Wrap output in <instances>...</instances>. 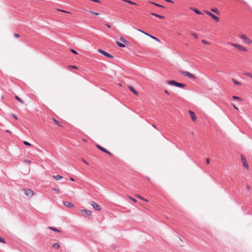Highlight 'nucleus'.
Returning a JSON list of instances; mask_svg holds the SVG:
<instances>
[{"label": "nucleus", "instance_id": "obj_1", "mask_svg": "<svg viewBox=\"0 0 252 252\" xmlns=\"http://www.w3.org/2000/svg\"><path fill=\"white\" fill-rule=\"evenodd\" d=\"M168 84L169 85H174L176 87L180 88H184L186 86L185 84L178 83L174 80H170L168 81Z\"/></svg>", "mask_w": 252, "mask_h": 252}, {"label": "nucleus", "instance_id": "obj_2", "mask_svg": "<svg viewBox=\"0 0 252 252\" xmlns=\"http://www.w3.org/2000/svg\"><path fill=\"white\" fill-rule=\"evenodd\" d=\"M21 191L28 197H31L34 194L33 191L31 189H21Z\"/></svg>", "mask_w": 252, "mask_h": 252}, {"label": "nucleus", "instance_id": "obj_3", "mask_svg": "<svg viewBox=\"0 0 252 252\" xmlns=\"http://www.w3.org/2000/svg\"><path fill=\"white\" fill-rule=\"evenodd\" d=\"M82 216L85 218H89L92 215V212L90 210L86 209H82L80 210Z\"/></svg>", "mask_w": 252, "mask_h": 252}, {"label": "nucleus", "instance_id": "obj_4", "mask_svg": "<svg viewBox=\"0 0 252 252\" xmlns=\"http://www.w3.org/2000/svg\"><path fill=\"white\" fill-rule=\"evenodd\" d=\"M180 72L183 75L186 76L190 79H196V77L193 74L190 73V72H189L188 71H185L181 70V71H180Z\"/></svg>", "mask_w": 252, "mask_h": 252}, {"label": "nucleus", "instance_id": "obj_5", "mask_svg": "<svg viewBox=\"0 0 252 252\" xmlns=\"http://www.w3.org/2000/svg\"><path fill=\"white\" fill-rule=\"evenodd\" d=\"M228 44L233 47L237 48L238 50H239L240 51H244V52L247 51L246 48L240 44H235V43H229Z\"/></svg>", "mask_w": 252, "mask_h": 252}, {"label": "nucleus", "instance_id": "obj_6", "mask_svg": "<svg viewBox=\"0 0 252 252\" xmlns=\"http://www.w3.org/2000/svg\"><path fill=\"white\" fill-rule=\"evenodd\" d=\"M205 13L209 16H210L212 19H213L215 21H216L217 22H218L220 20V18L215 15L214 14L211 13L210 12L208 11H206Z\"/></svg>", "mask_w": 252, "mask_h": 252}, {"label": "nucleus", "instance_id": "obj_7", "mask_svg": "<svg viewBox=\"0 0 252 252\" xmlns=\"http://www.w3.org/2000/svg\"><path fill=\"white\" fill-rule=\"evenodd\" d=\"M96 147L99 149L100 150V151H101L102 152H104V153H105L106 154H107L108 155H109V156H112V154L109 152L107 150L105 149V148H104L103 147H101V146H100L98 144H97L96 145Z\"/></svg>", "mask_w": 252, "mask_h": 252}, {"label": "nucleus", "instance_id": "obj_8", "mask_svg": "<svg viewBox=\"0 0 252 252\" xmlns=\"http://www.w3.org/2000/svg\"><path fill=\"white\" fill-rule=\"evenodd\" d=\"M239 36L241 39L244 40L248 44H250L252 43V41L250 40L249 38H248L246 35L244 34H242L240 35Z\"/></svg>", "mask_w": 252, "mask_h": 252}, {"label": "nucleus", "instance_id": "obj_9", "mask_svg": "<svg viewBox=\"0 0 252 252\" xmlns=\"http://www.w3.org/2000/svg\"><path fill=\"white\" fill-rule=\"evenodd\" d=\"M97 51H98V52L99 53H100V54H102V55H104V56H106V57H108L109 58H113V56L111 55L110 54H109L107 52H105V51H103V50H102L101 49H98Z\"/></svg>", "mask_w": 252, "mask_h": 252}, {"label": "nucleus", "instance_id": "obj_10", "mask_svg": "<svg viewBox=\"0 0 252 252\" xmlns=\"http://www.w3.org/2000/svg\"><path fill=\"white\" fill-rule=\"evenodd\" d=\"M137 31L140 32H142V33H144V34H146V35H147V36L150 37L151 38H152V39L155 40L156 41H157L158 42H159L160 41L159 40L158 38H157V37H155V36H154L153 35H151L149 34V33H147L143 32V31H142V30H141L140 29H138Z\"/></svg>", "mask_w": 252, "mask_h": 252}, {"label": "nucleus", "instance_id": "obj_11", "mask_svg": "<svg viewBox=\"0 0 252 252\" xmlns=\"http://www.w3.org/2000/svg\"><path fill=\"white\" fill-rule=\"evenodd\" d=\"M91 205H92L93 207L97 211H100L101 207L96 202H92L91 203Z\"/></svg>", "mask_w": 252, "mask_h": 252}, {"label": "nucleus", "instance_id": "obj_12", "mask_svg": "<svg viewBox=\"0 0 252 252\" xmlns=\"http://www.w3.org/2000/svg\"><path fill=\"white\" fill-rule=\"evenodd\" d=\"M241 160H242V163L243 164L244 166L246 168L248 169L249 168V165L247 163L246 158L244 156H241Z\"/></svg>", "mask_w": 252, "mask_h": 252}, {"label": "nucleus", "instance_id": "obj_13", "mask_svg": "<svg viewBox=\"0 0 252 252\" xmlns=\"http://www.w3.org/2000/svg\"><path fill=\"white\" fill-rule=\"evenodd\" d=\"M63 204L65 206L68 207V208H73L74 206V205L72 203H71L68 201H64L63 202Z\"/></svg>", "mask_w": 252, "mask_h": 252}, {"label": "nucleus", "instance_id": "obj_14", "mask_svg": "<svg viewBox=\"0 0 252 252\" xmlns=\"http://www.w3.org/2000/svg\"><path fill=\"white\" fill-rule=\"evenodd\" d=\"M191 118V120L193 121H195L196 120V117L193 111H189Z\"/></svg>", "mask_w": 252, "mask_h": 252}, {"label": "nucleus", "instance_id": "obj_15", "mask_svg": "<svg viewBox=\"0 0 252 252\" xmlns=\"http://www.w3.org/2000/svg\"><path fill=\"white\" fill-rule=\"evenodd\" d=\"M128 88L129 89V90L135 95H138V92L135 90V89L132 87V86H129L128 87Z\"/></svg>", "mask_w": 252, "mask_h": 252}, {"label": "nucleus", "instance_id": "obj_16", "mask_svg": "<svg viewBox=\"0 0 252 252\" xmlns=\"http://www.w3.org/2000/svg\"><path fill=\"white\" fill-rule=\"evenodd\" d=\"M232 81L234 83L235 85L236 86H240L241 85V83L239 82L238 81L236 80V79L234 78L231 79Z\"/></svg>", "mask_w": 252, "mask_h": 252}, {"label": "nucleus", "instance_id": "obj_17", "mask_svg": "<svg viewBox=\"0 0 252 252\" xmlns=\"http://www.w3.org/2000/svg\"><path fill=\"white\" fill-rule=\"evenodd\" d=\"M53 178L55 179L56 180H60L63 178V177L60 175H54Z\"/></svg>", "mask_w": 252, "mask_h": 252}, {"label": "nucleus", "instance_id": "obj_18", "mask_svg": "<svg viewBox=\"0 0 252 252\" xmlns=\"http://www.w3.org/2000/svg\"><path fill=\"white\" fill-rule=\"evenodd\" d=\"M151 14L153 16H155L158 18H160V19H164V17L163 16H161V15H158V14H156L155 13H151Z\"/></svg>", "mask_w": 252, "mask_h": 252}, {"label": "nucleus", "instance_id": "obj_19", "mask_svg": "<svg viewBox=\"0 0 252 252\" xmlns=\"http://www.w3.org/2000/svg\"><path fill=\"white\" fill-rule=\"evenodd\" d=\"M120 40L126 44H127L128 43V42L126 40L123 36L120 37Z\"/></svg>", "mask_w": 252, "mask_h": 252}, {"label": "nucleus", "instance_id": "obj_20", "mask_svg": "<svg viewBox=\"0 0 252 252\" xmlns=\"http://www.w3.org/2000/svg\"><path fill=\"white\" fill-rule=\"evenodd\" d=\"M49 229H51V230H53L54 231L57 232L58 233H60L61 232L60 230H58V229H57L56 228L54 227L50 226V227H49Z\"/></svg>", "mask_w": 252, "mask_h": 252}, {"label": "nucleus", "instance_id": "obj_21", "mask_svg": "<svg viewBox=\"0 0 252 252\" xmlns=\"http://www.w3.org/2000/svg\"><path fill=\"white\" fill-rule=\"evenodd\" d=\"M191 9L192 10H193V11H194L197 14H199V15L202 14V13L201 11H199L198 9H197L196 8H191Z\"/></svg>", "mask_w": 252, "mask_h": 252}, {"label": "nucleus", "instance_id": "obj_22", "mask_svg": "<svg viewBox=\"0 0 252 252\" xmlns=\"http://www.w3.org/2000/svg\"><path fill=\"white\" fill-rule=\"evenodd\" d=\"M52 247L56 249H59L60 248V245L58 243H55L53 244Z\"/></svg>", "mask_w": 252, "mask_h": 252}, {"label": "nucleus", "instance_id": "obj_23", "mask_svg": "<svg viewBox=\"0 0 252 252\" xmlns=\"http://www.w3.org/2000/svg\"><path fill=\"white\" fill-rule=\"evenodd\" d=\"M123 1L126 2H127L129 4H133V5H137V3L132 1H130L129 0H123Z\"/></svg>", "mask_w": 252, "mask_h": 252}, {"label": "nucleus", "instance_id": "obj_24", "mask_svg": "<svg viewBox=\"0 0 252 252\" xmlns=\"http://www.w3.org/2000/svg\"><path fill=\"white\" fill-rule=\"evenodd\" d=\"M116 44L119 46H120V47H126V45L124 44H123L121 42H119L118 41H116Z\"/></svg>", "mask_w": 252, "mask_h": 252}, {"label": "nucleus", "instance_id": "obj_25", "mask_svg": "<svg viewBox=\"0 0 252 252\" xmlns=\"http://www.w3.org/2000/svg\"><path fill=\"white\" fill-rule=\"evenodd\" d=\"M211 11H213V12L216 13V14H217L218 15H220V11L217 8H212L211 9Z\"/></svg>", "mask_w": 252, "mask_h": 252}, {"label": "nucleus", "instance_id": "obj_26", "mask_svg": "<svg viewBox=\"0 0 252 252\" xmlns=\"http://www.w3.org/2000/svg\"><path fill=\"white\" fill-rule=\"evenodd\" d=\"M53 121H54V123H55L56 125H57L58 126H62L61 125V124H60V122H59L58 121H57L56 119H55V118H53Z\"/></svg>", "mask_w": 252, "mask_h": 252}, {"label": "nucleus", "instance_id": "obj_27", "mask_svg": "<svg viewBox=\"0 0 252 252\" xmlns=\"http://www.w3.org/2000/svg\"><path fill=\"white\" fill-rule=\"evenodd\" d=\"M150 3H152V4H153L155 5H156V6H157L158 7H162V8L164 7V6L163 5L159 4H158V3H154V2H151Z\"/></svg>", "mask_w": 252, "mask_h": 252}, {"label": "nucleus", "instance_id": "obj_28", "mask_svg": "<svg viewBox=\"0 0 252 252\" xmlns=\"http://www.w3.org/2000/svg\"><path fill=\"white\" fill-rule=\"evenodd\" d=\"M15 98L20 102L23 103V101H22V100L18 96H15Z\"/></svg>", "mask_w": 252, "mask_h": 252}, {"label": "nucleus", "instance_id": "obj_29", "mask_svg": "<svg viewBox=\"0 0 252 252\" xmlns=\"http://www.w3.org/2000/svg\"><path fill=\"white\" fill-rule=\"evenodd\" d=\"M202 42L205 44H206V45H210V43L207 41L206 40H205L204 39L202 40Z\"/></svg>", "mask_w": 252, "mask_h": 252}, {"label": "nucleus", "instance_id": "obj_30", "mask_svg": "<svg viewBox=\"0 0 252 252\" xmlns=\"http://www.w3.org/2000/svg\"><path fill=\"white\" fill-rule=\"evenodd\" d=\"M245 75L250 77L252 79V73L247 72V73H246L245 74Z\"/></svg>", "mask_w": 252, "mask_h": 252}, {"label": "nucleus", "instance_id": "obj_31", "mask_svg": "<svg viewBox=\"0 0 252 252\" xmlns=\"http://www.w3.org/2000/svg\"><path fill=\"white\" fill-rule=\"evenodd\" d=\"M89 12L91 14H94V15H99L100 14L99 13H97V12H93L92 11H89Z\"/></svg>", "mask_w": 252, "mask_h": 252}, {"label": "nucleus", "instance_id": "obj_32", "mask_svg": "<svg viewBox=\"0 0 252 252\" xmlns=\"http://www.w3.org/2000/svg\"><path fill=\"white\" fill-rule=\"evenodd\" d=\"M0 242L4 243V244L6 243V241H5V239L1 237H0Z\"/></svg>", "mask_w": 252, "mask_h": 252}, {"label": "nucleus", "instance_id": "obj_33", "mask_svg": "<svg viewBox=\"0 0 252 252\" xmlns=\"http://www.w3.org/2000/svg\"><path fill=\"white\" fill-rule=\"evenodd\" d=\"M137 197L138 198H139L140 199H141V200H144V201H148V200L146 199H145L144 197L140 196V195H138Z\"/></svg>", "mask_w": 252, "mask_h": 252}, {"label": "nucleus", "instance_id": "obj_34", "mask_svg": "<svg viewBox=\"0 0 252 252\" xmlns=\"http://www.w3.org/2000/svg\"><path fill=\"white\" fill-rule=\"evenodd\" d=\"M191 35L193 36L196 39H197L198 38V36L195 33H191Z\"/></svg>", "mask_w": 252, "mask_h": 252}, {"label": "nucleus", "instance_id": "obj_35", "mask_svg": "<svg viewBox=\"0 0 252 252\" xmlns=\"http://www.w3.org/2000/svg\"><path fill=\"white\" fill-rule=\"evenodd\" d=\"M23 143L24 145H27V146H31V144L27 141H24L23 142Z\"/></svg>", "mask_w": 252, "mask_h": 252}, {"label": "nucleus", "instance_id": "obj_36", "mask_svg": "<svg viewBox=\"0 0 252 252\" xmlns=\"http://www.w3.org/2000/svg\"><path fill=\"white\" fill-rule=\"evenodd\" d=\"M24 162H25V163H26V164H28V165H30L31 163V161L28 159L25 160Z\"/></svg>", "mask_w": 252, "mask_h": 252}, {"label": "nucleus", "instance_id": "obj_37", "mask_svg": "<svg viewBox=\"0 0 252 252\" xmlns=\"http://www.w3.org/2000/svg\"><path fill=\"white\" fill-rule=\"evenodd\" d=\"M69 68L75 69H77V67L75 65H70V66H69Z\"/></svg>", "mask_w": 252, "mask_h": 252}, {"label": "nucleus", "instance_id": "obj_38", "mask_svg": "<svg viewBox=\"0 0 252 252\" xmlns=\"http://www.w3.org/2000/svg\"><path fill=\"white\" fill-rule=\"evenodd\" d=\"M129 199H130L131 200H132L133 202H137V200L136 199H135V198L131 197V196H129L128 197Z\"/></svg>", "mask_w": 252, "mask_h": 252}, {"label": "nucleus", "instance_id": "obj_39", "mask_svg": "<svg viewBox=\"0 0 252 252\" xmlns=\"http://www.w3.org/2000/svg\"><path fill=\"white\" fill-rule=\"evenodd\" d=\"M233 98L235 99H237V100H241V99L239 97L236 96H233Z\"/></svg>", "mask_w": 252, "mask_h": 252}, {"label": "nucleus", "instance_id": "obj_40", "mask_svg": "<svg viewBox=\"0 0 252 252\" xmlns=\"http://www.w3.org/2000/svg\"><path fill=\"white\" fill-rule=\"evenodd\" d=\"M70 51L74 54H77V52L73 49H70Z\"/></svg>", "mask_w": 252, "mask_h": 252}, {"label": "nucleus", "instance_id": "obj_41", "mask_svg": "<svg viewBox=\"0 0 252 252\" xmlns=\"http://www.w3.org/2000/svg\"><path fill=\"white\" fill-rule=\"evenodd\" d=\"M14 36L15 37H16V38H19V36H20V35H19V34H18V33H14Z\"/></svg>", "mask_w": 252, "mask_h": 252}, {"label": "nucleus", "instance_id": "obj_42", "mask_svg": "<svg viewBox=\"0 0 252 252\" xmlns=\"http://www.w3.org/2000/svg\"><path fill=\"white\" fill-rule=\"evenodd\" d=\"M58 10L60 11H62V12H63L67 13H70L69 12L66 11H64V10H60V9H59Z\"/></svg>", "mask_w": 252, "mask_h": 252}, {"label": "nucleus", "instance_id": "obj_43", "mask_svg": "<svg viewBox=\"0 0 252 252\" xmlns=\"http://www.w3.org/2000/svg\"><path fill=\"white\" fill-rule=\"evenodd\" d=\"M12 117H13L14 119H15L16 120H17V119H18L17 117L15 115H14V114H12Z\"/></svg>", "mask_w": 252, "mask_h": 252}, {"label": "nucleus", "instance_id": "obj_44", "mask_svg": "<svg viewBox=\"0 0 252 252\" xmlns=\"http://www.w3.org/2000/svg\"><path fill=\"white\" fill-rule=\"evenodd\" d=\"M53 190H54L55 191H56L57 192H60V190L58 189H53Z\"/></svg>", "mask_w": 252, "mask_h": 252}, {"label": "nucleus", "instance_id": "obj_45", "mask_svg": "<svg viewBox=\"0 0 252 252\" xmlns=\"http://www.w3.org/2000/svg\"><path fill=\"white\" fill-rule=\"evenodd\" d=\"M91 1H94V2H98V3H100V1L99 0H90Z\"/></svg>", "mask_w": 252, "mask_h": 252}, {"label": "nucleus", "instance_id": "obj_46", "mask_svg": "<svg viewBox=\"0 0 252 252\" xmlns=\"http://www.w3.org/2000/svg\"><path fill=\"white\" fill-rule=\"evenodd\" d=\"M206 163H207V164H209V163H210V160H209V158H207V159H206Z\"/></svg>", "mask_w": 252, "mask_h": 252}, {"label": "nucleus", "instance_id": "obj_47", "mask_svg": "<svg viewBox=\"0 0 252 252\" xmlns=\"http://www.w3.org/2000/svg\"><path fill=\"white\" fill-rule=\"evenodd\" d=\"M166 1L168 2H171V3H173V1L171 0H165Z\"/></svg>", "mask_w": 252, "mask_h": 252}, {"label": "nucleus", "instance_id": "obj_48", "mask_svg": "<svg viewBox=\"0 0 252 252\" xmlns=\"http://www.w3.org/2000/svg\"><path fill=\"white\" fill-rule=\"evenodd\" d=\"M83 161L84 163H86L87 164H89L88 162L87 161H86L85 160L83 159Z\"/></svg>", "mask_w": 252, "mask_h": 252}, {"label": "nucleus", "instance_id": "obj_49", "mask_svg": "<svg viewBox=\"0 0 252 252\" xmlns=\"http://www.w3.org/2000/svg\"><path fill=\"white\" fill-rule=\"evenodd\" d=\"M164 92L165 94H169V92L167 91V90H165L164 91Z\"/></svg>", "mask_w": 252, "mask_h": 252}, {"label": "nucleus", "instance_id": "obj_50", "mask_svg": "<svg viewBox=\"0 0 252 252\" xmlns=\"http://www.w3.org/2000/svg\"><path fill=\"white\" fill-rule=\"evenodd\" d=\"M106 26L108 28H110V27H111L110 25H109V24H106Z\"/></svg>", "mask_w": 252, "mask_h": 252}, {"label": "nucleus", "instance_id": "obj_51", "mask_svg": "<svg viewBox=\"0 0 252 252\" xmlns=\"http://www.w3.org/2000/svg\"><path fill=\"white\" fill-rule=\"evenodd\" d=\"M70 179L71 181H74V179L73 178H70Z\"/></svg>", "mask_w": 252, "mask_h": 252}, {"label": "nucleus", "instance_id": "obj_52", "mask_svg": "<svg viewBox=\"0 0 252 252\" xmlns=\"http://www.w3.org/2000/svg\"><path fill=\"white\" fill-rule=\"evenodd\" d=\"M234 108L236 109V110H238V108L236 107L235 106H234Z\"/></svg>", "mask_w": 252, "mask_h": 252}, {"label": "nucleus", "instance_id": "obj_53", "mask_svg": "<svg viewBox=\"0 0 252 252\" xmlns=\"http://www.w3.org/2000/svg\"><path fill=\"white\" fill-rule=\"evenodd\" d=\"M153 127H154L155 128H156V126H155V125H153Z\"/></svg>", "mask_w": 252, "mask_h": 252}, {"label": "nucleus", "instance_id": "obj_54", "mask_svg": "<svg viewBox=\"0 0 252 252\" xmlns=\"http://www.w3.org/2000/svg\"><path fill=\"white\" fill-rule=\"evenodd\" d=\"M6 132H10V131H9V130H6Z\"/></svg>", "mask_w": 252, "mask_h": 252}]
</instances>
